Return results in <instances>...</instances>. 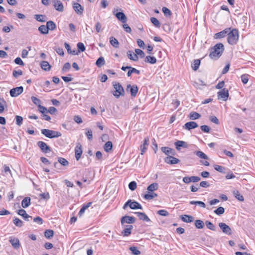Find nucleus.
I'll use <instances>...</instances> for the list:
<instances>
[{
  "mask_svg": "<svg viewBox=\"0 0 255 255\" xmlns=\"http://www.w3.org/2000/svg\"><path fill=\"white\" fill-rule=\"evenodd\" d=\"M224 49V46L222 43H217L211 48L209 57L213 59H218L222 55Z\"/></svg>",
  "mask_w": 255,
  "mask_h": 255,
  "instance_id": "obj_1",
  "label": "nucleus"
},
{
  "mask_svg": "<svg viewBox=\"0 0 255 255\" xmlns=\"http://www.w3.org/2000/svg\"><path fill=\"white\" fill-rule=\"evenodd\" d=\"M227 36L228 42L230 45H235L237 43L239 40V31L236 28L229 30Z\"/></svg>",
  "mask_w": 255,
  "mask_h": 255,
  "instance_id": "obj_2",
  "label": "nucleus"
},
{
  "mask_svg": "<svg viewBox=\"0 0 255 255\" xmlns=\"http://www.w3.org/2000/svg\"><path fill=\"white\" fill-rule=\"evenodd\" d=\"M41 133L49 138L59 137L61 136L60 132L48 129H42Z\"/></svg>",
  "mask_w": 255,
  "mask_h": 255,
  "instance_id": "obj_3",
  "label": "nucleus"
},
{
  "mask_svg": "<svg viewBox=\"0 0 255 255\" xmlns=\"http://www.w3.org/2000/svg\"><path fill=\"white\" fill-rule=\"evenodd\" d=\"M113 86L115 89L113 95L116 98H119L120 96H124L125 91L121 84L116 82L113 83Z\"/></svg>",
  "mask_w": 255,
  "mask_h": 255,
  "instance_id": "obj_4",
  "label": "nucleus"
},
{
  "mask_svg": "<svg viewBox=\"0 0 255 255\" xmlns=\"http://www.w3.org/2000/svg\"><path fill=\"white\" fill-rule=\"evenodd\" d=\"M37 144L43 153H47L51 151L50 147L47 145L44 142L39 141L37 142Z\"/></svg>",
  "mask_w": 255,
  "mask_h": 255,
  "instance_id": "obj_5",
  "label": "nucleus"
},
{
  "mask_svg": "<svg viewBox=\"0 0 255 255\" xmlns=\"http://www.w3.org/2000/svg\"><path fill=\"white\" fill-rule=\"evenodd\" d=\"M23 91V88L22 86L17 87L11 89L10 91V95L12 97H16L21 94Z\"/></svg>",
  "mask_w": 255,
  "mask_h": 255,
  "instance_id": "obj_6",
  "label": "nucleus"
},
{
  "mask_svg": "<svg viewBox=\"0 0 255 255\" xmlns=\"http://www.w3.org/2000/svg\"><path fill=\"white\" fill-rule=\"evenodd\" d=\"M126 90L130 92L131 97H135L138 92V88L136 85L128 84L127 86Z\"/></svg>",
  "mask_w": 255,
  "mask_h": 255,
  "instance_id": "obj_7",
  "label": "nucleus"
},
{
  "mask_svg": "<svg viewBox=\"0 0 255 255\" xmlns=\"http://www.w3.org/2000/svg\"><path fill=\"white\" fill-rule=\"evenodd\" d=\"M219 227L224 233L228 235L232 234V230L231 228L226 224L224 223H220L219 224Z\"/></svg>",
  "mask_w": 255,
  "mask_h": 255,
  "instance_id": "obj_8",
  "label": "nucleus"
},
{
  "mask_svg": "<svg viewBox=\"0 0 255 255\" xmlns=\"http://www.w3.org/2000/svg\"><path fill=\"white\" fill-rule=\"evenodd\" d=\"M217 94L218 99H221L223 101H226L229 95L228 90L226 88L222 89Z\"/></svg>",
  "mask_w": 255,
  "mask_h": 255,
  "instance_id": "obj_9",
  "label": "nucleus"
},
{
  "mask_svg": "<svg viewBox=\"0 0 255 255\" xmlns=\"http://www.w3.org/2000/svg\"><path fill=\"white\" fill-rule=\"evenodd\" d=\"M73 8L75 12L78 15H82L84 11V8L78 2H73L72 4Z\"/></svg>",
  "mask_w": 255,
  "mask_h": 255,
  "instance_id": "obj_10",
  "label": "nucleus"
},
{
  "mask_svg": "<svg viewBox=\"0 0 255 255\" xmlns=\"http://www.w3.org/2000/svg\"><path fill=\"white\" fill-rule=\"evenodd\" d=\"M52 3L56 10L60 12L64 10L63 3L60 0H52Z\"/></svg>",
  "mask_w": 255,
  "mask_h": 255,
  "instance_id": "obj_11",
  "label": "nucleus"
},
{
  "mask_svg": "<svg viewBox=\"0 0 255 255\" xmlns=\"http://www.w3.org/2000/svg\"><path fill=\"white\" fill-rule=\"evenodd\" d=\"M121 223L123 225L125 223L133 224L135 221V219L134 217L125 216L121 218Z\"/></svg>",
  "mask_w": 255,
  "mask_h": 255,
  "instance_id": "obj_12",
  "label": "nucleus"
},
{
  "mask_svg": "<svg viewBox=\"0 0 255 255\" xmlns=\"http://www.w3.org/2000/svg\"><path fill=\"white\" fill-rule=\"evenodd\" d=\"M82 152V145L80 143H78L75 148V158L77 161L81 158Z\"/></svg>",
  "mask_w": 255,
  "mask_h": 255,
  "instance_id": "obj_13",
  "label": "nucleus"
},
{
  "mask_svg": "<svg viewBox=\"0 0 255 255\" xmlns=\"http://www.w3.org/2000/svg\"><path fill=\"white\" fill-rule=\"evenodd\" d=\"M173 156L174 155L166 157L164 159L165 162L169 164H175L178 163L180 162V160L174 157Z\"/></svg>",
  "mask_w": 255,
  "mask_h": 255,
  "instance_id": "obj_14",
  "label": "nucleus"
},
{
  "mask_svg": "<svg viewBox=\"0 0 255 255\" xmlns=\"http://www.w3.org/2000/svg\"><path fill=\"white\" fill-rule=\"evenodd\" d=\"M9 242L11 244L13 248L15 249H18L20 246L19 240L17 238L10 237Z\"/></svg>",
  "mask_w": 255,
  "mask_h": 255,
  "instance_id": "obj_15",
  "label": "nucleus"
},
{
  "mask_svg": "<svg viewBox=\"0 0 255 255\" xmlns=\"http://www.w3.org/2000/svg\"><path fill=\"white\" fill-rule=\"evenodd\" d=\"M229 30H231V28H227L224 30L216 33L214 35V38L220 39L227 36Z\"/></svg>",
  "mask_w": 255,
  "mask_h": 255,
  "instance_id": "obj_16",
  "label": "nucleus"
},
{
  "mask_svg": "<svg viewBox=\"0 0 255 255\" xmlns=\"http://www.w3.org/2000/svg\"><path fill=\"white\" fill-rule=\"evenodd\" d=\"M161 150L168 156L175 155V150L173 149L168 147H162L161 148Z\"/></svg>",
  "mask_w": 255,
  "mask_h": 255,
  "instance_id": "obj_17",
  "label": "nucleus"
},
{
  "mask_svg": "<svg viewBox=\"0 0 255 255\" xmlns=\"http://www.w3.org/2000/svg\"><path fill=\"white\" fill-rule=\"evenodd\" d=\"M198 127V125L195 122H189L186 123L184 126L183 128L187 130H190L192 129Z\"/></svg>",
  "mask_w": 255,
  "mask_h": 255,
  "instance_id": "obj_18",
  "label": "nucleus"
},
{
  "mask_svg": "<svg viewBox=\"0 0 255 255\" xmlns=\"http://www.w3.org/2000/svg\"><path fill=\"white\" fill-rule=\"evenodd\" d=\"M174 144L178 150H180L181 147L187 148L188 146V143L182 140H177L174 143Z\"/></svg>",
  "mask_w": 255,
  "mask_h": 255,
  "instance_id": "obj_19",
  "label": "nucleus"
},
{
  "mask_svg": "<svg viewBox=\"0 0 255 255\" xmlns=\"http://www.w3.org/2000/svg\"><path fill=\"white\" fill-rule=\"evenodd\" d=\"M17 214L22 216L26 221H29V219H32V217L28 215L24 209H20L18 211Z\"/></svg>",
  "mask_w": 255,
  "mask_h": 255,
  "instance_id": "obj_20",
  "label": "nucleus"
},
{
  "mask_svg": "<svg viewBox=\"0 0 255 255\" xmlns=\"http://www.w3.org/2000/svg\"><path fill=\"white\" fill-rule=\"evenodd\" d=\"M149 138L145 137L143 140V143L140 145L141 154L143 153L147 150V146L148 145Z\"/></svg>",
  "mask_w": 255,
  "mask_h": 255,
  "instance_id": "obj_21",
  "label": "nucleus"
},
{
  "mask_svg": "<svg viewBox=\"0 0 255 255\" xmlns=\"http://www.w3.org/2000/svg\"><path fill=\"white\" fill-rule=\"evenodd\" d=\"M116 17L123 23H126L127 17L123 12H118L115 14Z\"/></svg>",
  "mask_w": 255,
  "mask_h": 255,
  "instance_id": "obj_22",
  "label": "nucleus"
},
{
  "mask_svg": "<svg viewBox=\"0 0 255 255\" xmlns=\"http://www.w3.org/2000/svg\"><path fill=\"white\" fill-rule=\"evenodd\" d=\"M133 229L132 225H127L125 228L122 232V235L124 237H128L131 233V230Z\"/></svg>",
  "mask_w": 255,
  "mask_h": 255,
  "instance_id": "obj_23",
  "label": "nucleus"
},
{
  "mask_svg": "<svg viewBox=\"0 0 255 255\" xmlns=\"http://www.w3.org/2000/svg\"><path fill=\"white\" fill-rule=\"evenodd\" d=\"M134 213L137 215L139 220L144 221L147 222H150V219L144 213L137 212H135Z\"/></svg>",
  "mask_w": 255,
  "mask_h": 255,
  "instance_id": "obj_24",
  "label": "nucleus"
},
{
  "mask_svg": "<svg viewBox=\"0 0 255 255\" xmlns=\"http://www.w3.org/2000/svg\"><path fill=\"white\" fill-rule=\"evenodd\" d=\"M180 219L185 223H191L194 221V217L191 215H183L180 216Z\"/></svg>",
  "mask_w": 255,
  "mask_h": 255,
  "instance_id": "obj_25",
  "label": "nucleus"
},
{
  "mask_svg": "<svg viewBox=\"0 0 255 255\" xmlns=\"http://www.w3.org/2000/svg\"><path fill=\"white\" fill-rule=\"evenodd\" d=\"M130 208L131 209H142L141 205L137 202L130 200Z\"/></svg>",
  "mask_w": 255,
  "mask_h": 255,
  "instance_id": "obj_26",
  "label": "nucleus"
},
{
  "mask_svg": "<svg viewBox=\"0 0 255 255\" xmlns=\"http://www.w3.org/2000/svg\"><path fill=\"white\" fill-rule=\"evenodd\" d=\"M127 55L130 60H133L134 61H137L138 60V56L131 51H128L127 52Z\"/></svg>",
  "mask_w": 255,
  "mask_h": 255,
  "instance_id": "obj_27",
  "label": "nucleus"
},
{
  "mask_svg": "<svg viewBox=\"0 0 255 255\" xmlns=\"http://www.w3.org/2000/svg\"><path fill=\"white\" fill-rule=\"evenodd\" d=\"M30 198L28 197H25L21 202V206L23 208H26L30 204Z\"/></svg>",
  "mask_w": 255,
  "mask_h": 255,
  "instance_id": "obj_28",
  "label": "nucleus"
},
{
  "mask_svg": "<svg viewBox=\"0 0 255 255\" xmlns=\"http://www.w3.org/2000/svg\"><path fill=\"white\" fill-rule=\"evenodd\" d=\"M40 66L41 68L46 71H49L51 68V66L50 65L49 63L46 61H42L40 64Z\"/></svg>",
  "mask_w": 255,
  "mask_h": 255,
  "instance_id": "obj_29",
  "label": "nucleus"
},
{
  "mask_svg": "<svg viewBox=\"0 0 255 255\" xmlns=\"http://www.w3.org/2000/svg\"><path fill=\"white\" fill-rule=\"evenodd\" d=\"M158 183L155 182L149 185L147 189L149 192H152L154 191H155L158 189Z\"/></svg>",
  "mask_w": 255,
  "mask_h": 255,
  "instance_id": "obj_30",
  "label": "nucleus"
},
{
  "mask_svg": "<svg viewBox=\"0 0 255 255\" xmlns=\"http://www.w3.org/2000/svg\"><path fill=\"white\" fill-rule=\"evenodd\" d=\"M144 61L150 64H155L156 62V59L154 56H146L145 58Z\"/></svg>",
  "mask_w": 255,
  "mask_h": 255,
  "instance_id": "obj_31",
  "label": "nucleus"
},
{
  "mask_svg": "<svg viewBox=\"0 0 255 255\" xmlns=\"http://www.w3.org/2000/svg\"><path fill=\"white\" fill-rule=\"evenodd\" d=\"M157 196V194L155 193L148 192V193L145 194L144 195L143 197L146 200H150L153 199L154 198L156 197Z\"/></svg>",
  "mask_w": 255,
  "mask_h": 255,
  "instance_id": "obj_32",
  "label": "nucleus"
},
{
  "mask_svg": "<svg viewBox=\"0 0 255 255\" xmlns=\"http://www.w3.org/2000/svg\"><path fill=\"white\" fill-rule=\"evenodd\" d=\"M200 65V59H195L194 60L193 63L191 65L192 68L193 70L196 71L198 69L199 66Z\"/></svg>",
  "mask_w": 255,
  "mask_h": 255,
  "instance_id": "obj_33",
  "label": "nucleus"
},
{
  "mask_svg": "<svg viewBox=\"0 0 255 255\" xmlns=\"http://www.w3.org/2000/svg\"><path fill=\"white\" fill-rule=\"evenodd\" d=\"M195 226L197 229H203L204 226V223L201 220H196L195 221Z\"/></svg>",
  "mask_w": 255,
  "mask_h": 255,
  "instance_id": "obj_34",
  "label": "nucleus"
},
{
  "mask_svg": "<svg viewBox=\"0 0 255 255\" xmlns=\"http://www.w3.org/2000/svg\"><path fill=\"white\" fill-rule=\"evenodd\" d=\"M46 26L48 31L49 30H53L56 27V24L53 21L51 20L47 22Z\"/></svg>",
  "mask_w": 255,
  "mask_h": 255,
  "instance_id": "obj_35",
  "label": "nucleus"
},
{
  "mask_svg": "<svg viewBox=\"0 0 255 255\" xmlns=\"http://www.w3.org/2000/svg\"><path fill=\"white\" fill-rule=\"evenodd\" d=\"M113 148V143L111 141H108L104 145V148L106 152H109Z\"/></svg>",
  "mask_w": 255,
  "mask_h": 255,
  "instance_id": "obj_36",
  "label": "nucleus"
},
{
  "mask_svg": "<svg viewBox=\"0 0 255 255\" xmlns=\"http://www.w3.org/2000/svg\"><path fill=\"white\" fill-rule=\"evenodd\" d=\"M188 117L191 120H196L201 117V115L197 112H192L190 113Z\"/></svg>",
  "mask_w": 255,
  "mask_h": 255,
  "instance_id": "obj_37",
  "label": "nucleus"
},
{
  "mask_svg": "<svg viewBox=\"0 0 255 255\" xmlns=\"http://www.w3.org/2000/svg\"><path fill=\"white\" fill-rule=\"evenodd\" d=\"M105 64V61L103 57H100L96 62V65L98 67H101Z\"/></svg>",
  "mask_w": 255,
  "mask_h": 255,
  "instance_id": "obj_38",
  "label": "nucleus"
},
{
  "mask_svg": "<svg viewBox=\"0 0 255 255\" xmlns=\"http://www.w3.org/2000/svg\"><path fill=\"white\" fill-rule=\"evenodd\" d=\"M45 17V15L42 14H35L34 15V18L37 21L42 22L46 21Z\"/></svg>",
  "mask_w": 255,
  "mask_h": 255,
  "instance_id": "obj_39",
  "label": "nucleus"
},
{
  "mask_svg": "<svg viewBox=\"0 0 255 255\" xmlns=\"http://www.w3.org/2000/svg\"><path fill=\"white\" fill-rule=\"evenodd\" d=\"M38 30L43 34H46L48 33V28L46 25H42L38 27Z\"/></svg>",
  "mask_w": 255,
  "mask_h": 255,
  "instance_id": "obj_40",
  "label": "nucleus"
},
{
  "mask_svg": "<svg viewBox=\"0 0 255 255\" xmlns=\"http://www.w3.org/2000/svg\"><path fill=\"white\" fill-rule=\"evenodd\" d=\"M110 42L113 47L115 48H118L119 47V42L116 38L111 37L110 38Z\"/></svg>",
  "mask_w": 255,
  "mask_h": 255,
  "instance_id": "obj_41",
  "label": "nucleus"
},
{
  "mask_svg": "<svg viewBox=\"0 0 255 255\" xmlns=\"http://www.w3.org/2000/svg\"><path fill=\"white\" fill-rule=\"evenodd\" d=\"M205 225L207 227V228L213 231H215L216 230V227L214 225V224L209 221H206L205 222Z\"/></svg>",
  "mask_w": 255,
  "mask_h": 255,
  "instance_id": "obj_42",
  "label": "nucleus"
},
{
  "mask_svg": "<svg viewBox=\"0 0 255 255\" xmlns=\"http://www.w3.org/2000/svg\"><path fill=\"white\" fill-rule=\"evenodd\" d=\"M58 162L64 166H67L69 165V162L63 157H58Z\"/></svg>",
  "mask_w": 255,
  "mask_h": 255,
  "instance_id": "obj_43",
  "label": "nucleus"
},
{
  "mask_svg": "<svg viewBox=\"0 0 255 255\" xmlns=\"http://www.w3.org/2000/svg\"><path fill=\"white\" fill-rule=\"evenodd\" d=\"M150 21L155 27L157 28H159L160 27V23L156 18L152 17L150 18Z\"/></svg>",
  "mask_w": 255,
  "mask_h": 255,
  "instance_id": "obj_44",
  "label": "nucleus"
},
{
  "mask_svg": "<svg viewBox=\"0 0 255 255\" xmlns=\"http://www.w3.org/2000/svg\"><path fill=\"white\" fill-rule=\"evenodd\" d=\"M13 223L16 227H21L23 226L22 221L16 217L14 218Z\"/></svg>",
  "mask_w": 255,
  "mask_h": 255,
  "instance_id": "obj_45",
  "label": "nucleus"
},
{
  "mask_svg": "<svg viewBox=\"0 0 255 255\" xmlns=\"http://www.w3.org/2000/svg\"><path fill=\"white\" fill-rule=\"evenodd\" d=\"M54 232L52 230H46L44 232V236L47 239H50L53 236Z\"/></svg>",
  "mask_w": 255,
  "mask_h": 255,
  "instance_id": "obj_46",
  "label": "nucleus"
},
{
  "mask_svg": "<svg viewBox=\"0 0 255 255\" xmlns=\"http://www.w3.org/2000/svg\"><path fill=\"white\" fill-rule=\"evenodd\" d=\"M190 204L191 205H198L200 206L201 207H202L203 208H206L205 204L203 202H202V201H191L190 202Z\"/></svg>",
  "mask_w": 255,
  "mask_h": 255,
  "instance_id": "obj_47",
  "label": "nucleus"
},
{
  "mask_svg": "<svg viewBox=\"0 0 255 255\" xmlns=\"http://www.w3.org/2000/svg\"><path fill=\"white\" fill-rule=\"evenodd\" d=\"M129 249L131 252L132 254L133 255H139L141 254L140 252L136 247H130Z\"/></svg>",
  "mask_w": 255,
  "mask_h": 255,
  "instance_id": "obj_48",
  "label": "nucleus"
},
{
  "mask_svg": "<svg viewBox=\"0 0 255 255\" xmlns=\"http://www.w3.org/2000/svg\"><path fill=\"white\" fill-rule=\"evenodd\" d=\"M195 154L201 158L204 159H208V156L201 151H196V152H195Z\"/></svg>",
  "mask_w": 255,
  "mask_h": 255,
  "instance_id": "obj_49",
  "label": "nucleus"
},
{
  "mask_svg": "<svg viewBox=\"0 0 255 255\" xmlns=\"http://www.w3.org/2000/svg\"><path fill=\"white\" fill-rule=\"evenodd\" d=\"M234 195L236 199L240 201H243L244 200V197L241 195L238 191H234Z\"/></svg>",
  "mask_w": 255,
  "mask_h": 255,
  "instance_id": "obj_50",
  "label": "nucleus"
},
{
  "mask_svg": "<svg viewBox=\"0 0 255 255\" xmlns=\"http://www.w3.org/2000/svg\"><path fill=\"white\" fill-rule=\"evenodd\" d=\"M214 212L217 215H221L225 212V209L223 207H219L214 210Z\"/></svg>",
  "mask_w": 255,
  "mask_h": 255,
  "instance_id": "obj_51",
  "label": "nucleus"
},
{
  "mask_svg": "<svg viewBox=\"0 0 255 255\" xmlns=\"http://www.w3.org/2000/svg\"><path fill=\"white\" fill-rule=\"evenodd\" d=\"M162 10L165 16H170L172 15L171 10L167 7H163Z\"/></svg>",
  "mask_w": 255,
  "mask_h": 255,
  "instance_id": "obj_52",
  "label": "nucleus"
},
{
  "mask_svg": "<svg viewBox=\"0 0 255 255\" xmlns=\"http://www.w3.org/2000/svg\"><path fill=\"white\" fill-rule=\"evenodd\" d=\"M77 48L78 51L80 53L81 52H83L85 50V47L83 43L79 42L77 43Z\"/></svg>",
  "mask_w": 255,
  "mask_h": 255,
  "instance_id": "obj_53",
  "label": "nucleus"
},
{
  "mask_svg": "<svg viewBox=\"0 0 255 255\" xmlns=\"http://www.w3.org/2000/svg\"><path fill=\"white\" fill-rule=\"evenodd\" d=\"M137 187L136 183L134 181H131L128 184V188L131 191H134Z\"/></svg>",
  "mask_w": 255,
  "mask_h": 255,
  "instance_id": "obj_54",
  "label": "nucleus"
},
{
  "mask_svg": "<svg viewBox=\"0 0 255 255\" xmlns=\"http://www.w3.org/2000/svg\"><path fill=\"white\" fill-rule=\"evenodd\" d=\"M214 167L216 170L219 171V172H221V173L225 172V168L223 166L218 165H215L214 166Z\"/></svg>",
  "mask_w": 255,
  "mask_h": 255,
  "instance_id": "obj_55",
  "label": "nucleus"
},
{
  "mask_svg": "<svg viewBox=\"0 0 255 255\" xmlns=\"http://www.w3.org/2000/svg\"><path fill=\"white\" fill-rule=\"evenodd\" d=\"M70 63L69 62L65 63L62 68V71L64 72H67L70 70Z\"/></svg>",
  "mask_w": 255,
  "mask_h": 255,
  "instance_id": "obj_56",
  "label": "nucleus"
},
{
  "mask_svg": "<svg viewBox=\"0 0 255 255\" xmlns=\"http://www.w3.org/2000/svg\"><path fill=\"white\" fill-rule=\"evenodd\" d=\"M39 197L41 199H43L46 200H47L50 198V195L48 192L41 193L39 195Z\"/></svg>",
  "mask_w": 255,
  "mask_h": 255,
  "instance_id": "obj_57",
  "label": "nucleus"
},
{
  "mask_svg": "<svg viewBox=\"0 0 255 255\" xmlns=\"http://www.w3.org/2000/svg\"><path fill=\"white\" fill-rule=\"evenodd\" d=\"M22 71L21 70H18L17 71L13 70L12 72V75L15 78H17L19 76L22 75Z\"/></svg>",
  "mask_w": 255,
  "mask_h": 255,
  "instance_id": "obj_58",
  "label": "nucleus"
},
{
  "mask_svg": "<svg viewBox=\"0 0 255 255\" xmlns=\"http://www.w3.org/2000/svg\"><path fill=\"white\" fill-rule=\"evenodd\" d=\"M38 111L42 114H47L48 113V111H47V109L46 107L43 106H41V105H38Z\"/></svg>",
  "mask_w": 255,
  "mask_h": 255,
  "instance_id": "obj_59",
  "label": "nucleus"
},
{
  "mask_svg": "<svg viewBox=\"0 0 255 255\" xmlns=\"http://www.w3.org/2000/svg\"><path fill=\"white\" fill-rule=\"evenodd\" d=\"M135 54L136 55H139L140 58H143L145 57V54L144 52L139 49H135Z\"/></svg>",
  "mask_w": 255,
  "mask_h": 255,
  "instance_id": "obj_60",
  "label": "nucleus"
},
{
  "mask_svg": "<svg viewBox=\"0 0 255 255\" xmlns=\"http://www.w3.org/2000/svg\"><path fill=\"white\" fill-rule=\"evenodd\" d=\"M87 132H86V136L89 140H91L93 139L92 131L90 129L86 128Z\"/></svg>",
  "mask_w": 255,
  "mask_h": 255,
  "instance_id": "obj_61",
  "label": "nucleus"
},
{
  "mask_svg": "<svg viewBox=\"0 0 255 255\" xmlns=\"http://www.w3.org/2000/svg\"><path fill=\"white\" fill-rule=\"evenodd\" d=\"M15 120H16V124L18 126H20L22 124L23 121V118L22 117L19 116H16L15 117Z\"/></svg>",
  "mask_w": 255,
  "mask_h": 255,
  "instance_id": "obj_62",
  "label": "nucleus"
},
{
  "mask_svg": "<svg viewBox=\"0 0 255 255\" xmlns=\"http://www.w3.org/2000/svg\"><path fill=\"white\" fill-rule=\"evenodd\" d=\"M31 99L32 102L36 106H38V105H40L41 101L36 97L32 96Z\"/></svg>",
  "mask_w": 255,
  "mask_h": 255,
  "instance_id": "obj_63",
  "label": "nucleus"
},
{
  "mask_svg": "<svg viewBox=\"0 0 255 255\" xmlns=\"http://www.w3.org/2000/svg\"><path fill=\"white\" fill-rule=\"evenodd\" d=\"M157 214L162 216H168L169 214L168 212L165 210H160L157 211Z\"/></svg>",
  "mask_w": 255,
  "mask_h": 255,
  "instance_id": "obj_64",
  "label": "nucleus"
}]
</instances>
